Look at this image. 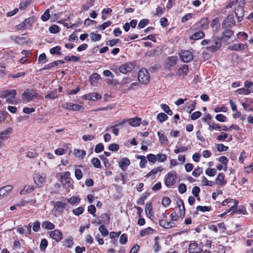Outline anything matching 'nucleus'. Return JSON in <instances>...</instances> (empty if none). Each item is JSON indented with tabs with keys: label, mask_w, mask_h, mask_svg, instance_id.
<instances>
[{
	"label": "nucleus",
	"mask_w": 253,
	"mask_h": 253,
	"mask_svg": "<svg viewBox=\"0 0 253 253\" xmlns=\"http://www.w3.org/2000/svg\"><path fill=\"white\" fill-rule=\"evenodd\" d=\"M49 235L50 237L57 242L60 241L63 239L62 233L58 229L50 231Z\"/></svg>",
	"instance_id": "nucleus-11"
},
{
	"label": "nucleus",
	"mask_w": 253,
	"mask_h": 253,
	"mask_svg": "<svg viewBox=\"0 0 253 253\" xmlns=\"http://www.w3.org/2000/svg\"><path fill=\"white\" fill-rule=\"evenodd\" d=\"M233 32L232 30L228 29V28H225V30L222 33L221 39L224 42H228L232 36H233Z\"/></svg>",
	"instance_id": "nucleus-16"
},
{
	"label": "nucleus",
	"mask_w": 253,
	"mask_h": 253,
	"mask_svg": "<svg viewBox=\"0 0 253 253\" xmlns=\"http://www.w3.org/2000/svg\"><path fill=\"white\" fill-rule=\"evenodd\" d=\"M50 17V11L49 9H47L44 12V13L41 16V19L43 21H47Z\"/></svg>",
	"instance_id": "nucleus-49"
},
{
	"label": "nucleus",
	"mask_w": 253,
	"mask_h": 253,
	"mask_svg": "<svg viewBox=\"0 0 253 253\" xmlns=\"http://www.w3.org/2000/svg\"><path fill=\"white\" fill-rule=\"evenodd\" d=\"M185 107L187 108V111L189 113H191L196 107V101H190L186 103Z\"/></svg>",
	"instance_id": "nucleus-28"
},
{
	"label": "nucleus",
	"mask_w": 253,
	"mask_h": 253,
	"mask_svg": "<svg viewBox=\"0 0 253 253\" xmlns=\"http://www.w3.org/2000/svg\"><path fill=\"white\" fill-rule=\"evenodd\" d=\"M203 172L202 168L200 167L196 168L192 172V175L195 177H198Z\"/></svg>",
	"instance_id": "nucleus-53"
},
{
	"label": "nucleus",
	"mask_w": 253,
	"mask_h": 253,
	"mask_svg": "<svg viewBox=\"0 0 253 253\" xmlns=\"http://www.w3.org/2000/svg\"><path fill=\"white\" fill-rule=\"evenodd\" d=\"M93 2L94 1L91 0L90 1L87 2L86 4H84L82 7V9L84 11L87 10L90 7L93 6Z\"/></svg>",
	"instance_id": "nucleus-58"
},
{
	"label": "nucleus",
	"mask_w": 253,
	"mask_h": 253,
	"mask_svg": "<svg viewBox=\"0 0 253 253\" xmlns=\"http://www.w3.org/2000/svg\"><path fill=\"white\" fill-rule=\"evenodd\" d=\"M133 68V63L129 62L121 65L119 68V70L123 74H126L128 72L131 71Z\"/></svg>",
	"instance_id": "nucleus-10"
},
{
	"label": "nucleus",
	"mask_w": 253,
	"mask_h": 253,
	"mask_svg": "<svg viewBox=\"0 0 253 253\" xmlns=\"http://www.w3.org/2000/svg\"><path fill=\"white\" fill-rule=\"evenodd\" d=\"M211 210V207H208V206H198L196 208L197 211H201V212H204L206 211H209Z\"/></svg>",
	"instance_id": "nucleus-43"
},
{
	"label": "nucleus",
	"mask_w": 253,
	"mask_h": 253,
	"mask_svg": "<svg viewBox=\"0 0 253 253\" xmlns=\"http://www.w3.org/2000/svg\"><path fill=\"white\" fill-rule=\"evenodd\" d=\"M210 21L208 18H204L202 19L199 22L195 24L193 27L192 30H205L208 28Z\"/></svg>",
	"instance_id": "nucleus-6"
},
{
	"label": "nucleus",
	"mask_w": 253,
	"mask_h": 253,
	"mask_svg": "<svg viewBox=\"0 0 253 253\" xmlns=\"http://www.w3.org/2000/svg\"><path fill=\"white\" fill-rule=\"evenodd\" d=\"M149 23V20L147 19H143L141 20L138 25V27L140 29L144 28Z\"/></svg>",
	"instance_id": "nucleus-62"
},
{
	"label": "nucleus",
	"mask_w": 253,
	"mask_h": 253,
	"mask_svg": "<svg viewBox=\"0 0 253 253\" xmlns=\"http://www.w3.org/2000/svg\"><path fill=\"white\" fill-rule=\"evenodd\" d=\"M61 48L59 46H55L50 49V53L52 54L61 55Z\"/></svg>",
	"instance_id": "nucleus-39"
},
{
	"label": "nucleus",
	"mask_w": 253,
	"mask_h": 253,
	"mask_svg": "<svg viewBox=\"0 0 253 253\" xmlns=\"http://www.w3.org/2000/svg\"><path fill=\"white\" fill-rule=\"evenodd\" d=\"M119 123L118 124H116L114 126H108L106 128V131H110V129H111V131L116 135L117 136L118 135V129L116 127L117 126H119Z\"/></svg>",
	"instance_id": "nucleus-44"
},
{
	"label": "nucleus",
	"mask_w": 253,
	"mask_h": 253,
	"mask_svg": "<svg viewBox=\"0 0 253 253\" xmlns=\"http://www.w3.org/2000/svg\"><path fill=\"white\" fill-rule=\"evenodd\" d=\"M174 222H168L164 219H162L159 221V225L166 229H169L175 226Z\"/></svg>",
	"instance_id": "nucleus-22"
},
{
	"label": "nucleus",
	"mask_w": 253,
	"mask_h": 253,
	"mask_svg": "<svg viewBox=\"0 0 253 253\" xmlns=\"http://www.w3.org/2000/svg\"><path fill=\"white\" fill-rule=\"evenodd\" d=\"M46 178V174L43 173H36L33 175L34 182L39 187H42L43 185Z\"/></svg>",
	"instance_id": "nucleus-5"
},
{
	"label": "nucleus",
	"mask_w": 253,
	"mask_h": 253,
	"mask_svg": "<svg viewBox=\"0 0 253 253\" xmlns=\"http://www.w3.org/2000/svg\"><path fill=\"white\" fill-rule=\"evenodd\" d=\"M145 212L147 215L150 217L152 216V203H149L146 204L145 206Z\"/></svg>",
	"instance_id": "nucleus-36"
},
{
	"label": "nucleus",
	"mask_w": 253,
	"mask_h": 253,
	"mask_svg": "<svg viewBox=\"0 0 253 253\" xmlns=\"http://www.w3.org/2000/svg\"><path fill=\"white\" fill-rule=\"evenodd\" d=\"M90 37L92 41L96 42L100 40L101 36L100 34H95L92 32L90 34Z\"/></svg>",
	"instance_id": "nucleus-46"
},
{
	"label": "nucleus",
	"mask_w": 253,
	"mask_h": 253,
	"mask_svg": "<svg viewBox=\"0 0 253 253\" xmlns=\"http://www.w3.org/2000/svg\"><path fill=\"white\" fill-rule=\"evenodd\" d=\"M58 97V95L56 93V91H50L49 93H48L45 96V98H49L51 99H53L56 98Z\"/></svg>",
	"instance_id": "nucleus-60"
},
{
	"label": "nucleus",
	"mask_w": 253,
	"mask_h": 253,
	"mask_svg": "<svg viewBox=\"0 0 253 253\" xmlns=\"http://www.w3.org/2000/svg\"><path fill=\"white\" fill-rule=\"evenodd\" d=\"M101 98V96L98 93H89L84 95L83 98L88 100H96L97 99Z\"/></svg>",
	"instance_id": "nucleus-17"
},
{
	"label": "nucleus",
	"mask_w": 253,
	"mask_h": 253,
	"mask_svg": "<svg viewBox=\"0 0 253 253\" xmlns=\"http://www.w3.org/2000/svg\"><path fill=\"white\" fill-rule=\"evenodd\" d=\"M202 251V246L196 241H191L188 246L190 253H200Z\"/></svg>",
	"instance_id": "nucleus-7"
},
{
	"label": "nucleus",
	"mask_w": 253,
	"mask_h": 253,
	"mask_svg": "<svg viewBox=\"0 0 253 253\" xmlns=\"http://www.w3.org/2000/svg\"><path fill=\"white\" fill-rule=\"evenodd\" d=\"M141 119L139 118H131L127 120H123L119 123V125H123L126 124V122H128V124L133 127H136L140 125L141 123Z\"/></svg>",
	"instance_id": "nucleus-8"
},
{
	"label": "nucleus",
	"mask_w": 253,
	"mask_h": 253,
	"mask_svg": "<svg viewBox=\"0 0 253 253\" xmlns=\"http://www.w3.org/2000/svg\"><path fill=\"white\" fill-rule=\"evenodd\" d=\"M11 39L19 44H23L26 43V39L21 36H11Z\"/></svg>",
	"instance_id": "nucleus-30"
},
{
	"label": "nucleus",
	"mask_w": 253,
	"mask_h": 253,
	"mask_svg": "<svg viewBox=\"0 0 253 253\" xmlns=\"http://www.w3.org/2000/svg\"><path fill=\"white\" fill-rule=\"evenodd\" d=\"M130 165V161L127 158H123L119 163V165L121 169L125 171L128 166Z\"/></svg>",
	"instance_id": "nucleus-19"
},
{
	"label": "nucleus",
	"mask_w": 253,
	"mask_h": 253,
	"mask_svg": "<svg viewBox=\"0 0 253 253\" xmlns=\"http://www.w3.org/2000/svg\"><path fill=\"white\" fill-rule=\"evenodd\" d=\"M42 227L43 229L52 230L55 228V225L48 221H44L42 224Z\"/></svg>",
	"instance_id": "nucleus-34"
},
{
	"label": "nucleus",
	"mask_w": 253,
	"mask_h": 253,
	"mask_svg": "<svg viewBox=\"0 0 253 253\" xmlns=\"http://www.w3.org/2000/svg\"><path fill=\"white\" fill-rule=\"evenodd\" d=\"M154 230L151 227H148L141 231L140 235L141 237H143L148 235L150 233H153Z\"/></svg>",
	"instance_id": "nucleus-40"
},
{
	"label": "nucleus",
	"mask_w": 253,
	"mask_h": 253,
	"mask_svg": "<svg viewBox=\"0 0 253 253\" xmlns=\"http://www.w3.org/2000/svg\"><path fill=\"white\" fill-rule=\"evenodd\" d=\"M158 135L161 143L163 144H167L168 143L167 137L163 131H159L158 132Z\"/></svg>",
	"instance_id": "nucleus-32"
},
{
	"label": "nucleus",
	"mask_w": 253,
	"mask_h": 253,
	"mask_svg": "<svg viewBox=\"0 0 253 253\" xmlns=\"http://www.w3.org/2000/svg\"><path fill=\"white\" fill-rule=\"evenodd\" d=\"M66 204L63 202L57 201L54 204V209L58 212H62L65 208Z\"/></svg>",
	"instance_id": "nucleus-23"
},
{
	"label": "nucleus",
	"mask_w": 253,
	"mask_h": 253,
	"mask_svg": "<svg viewBox=\"0 0 253 253\" xmlns=\"http://www.w3.org/2000/svg\"><path fill=\"white\" fill-rule=\"evenodd\" d=\"M12 132V128L8 127L4 130L0 131V140H7L10 137V135Z\"/></svg>",
	"instance_id": "nucleus-13"
},
{
	"label": "nucleus",
	"mask_w": 253,
	"mask_h": 253,
	"mask_svg": "<svg viewBox=\"0 0 253 253\" xmlns=\"http://www.w3.org/2000/svg\"><path fill=\"white\" fill-rule=\"evenodd\" d=\"M235 24V20L233 15H229L226 18L222 23V26L224 28H230L233 27Z\"/></svg>",
	"instance_id": "nucleus-12"
},
{
	"label": "nucleus",
	"mask_w": 253,
	"mask_h": 253,
	"mask_svg": "<svg viewBox=\"0 0 253 253\" xmlns=\"http://www.w3.org/2000/svg\"><path fill=\"white\" fill-rule=\"evenodd\" d=\"M177 178V173L173 171L168 172L165 177V183L168 187H171L174 185Z\"/></svg>",
	"instance_id": "nucleus-2"
},
{
	"label": "nucleus",
	"mask_w": 253,
	"mask_h": 253,
	"mask_svg": "<svg viewBox=\"0 0 253 253\" xmlns=\"http://www.w3.org/2000/svg\"><path fill=\"white\" fill-rule=\"evenodd\" d=\"M207 124L209 126L208 129L210 131H212L213 130H221V126L217 124L209 122H207Z\"/></svg>",
	"instance_id": "nucleus-29"
},
{
	"label": "nucleus",
	"mask_w": 253,
	"mask_h": 253,
	"mask_svg": "<svg viewBox=\"0 0 253 253\" xmlns=\"http://www.w3.org/2000/svg\"><path fill=\"white\" fill-rule=\"evenodd\" d=\"M205 34L201 30H199L198 31L193 33L190 37V40L196 41L202 39L205 37Z\"/></svg>",
	"instance_id": "nucleus-15"
},
{
	"label": "nucleus",
	"mask_w": 253,
	"mask_h": 253,
	"mask_svg": "<svg viewBox=\"0 0 253 253\" xmlns=\"http://www.w3.org/2000/svg\"><path fill=\"white\" fill-rule=\"evenodd\" d=\"M216 120L220 122H225L227 121V118L224 115L219 114L215 116Z\"/></svg>",
	"instance_id": "nucleus-55"
},
{
	"label": "nucleus",
	"mask_w": 253,
	"mask_h": 253,
	"mask_svg": "<svg viewBox=\"0 0 253 253\" xmlns=\"http://www.w3.org/2000/svg\"><path fill=\"white\" fill-rule=\"evenodd\" d=\"M251 91L249 89L245 88H241L237 89L235 92L238 94H245L248 95L251 93Z\"/></svg>",
	"instance_id": "nucleus-42"
},
{
	"label": "nucleus",
	"mask_w": 253,
	"mask_h": 253,
	"mask_svg": "<svg viewBox=\"0 0 253 253\" xmlns=\"http://www.w3.org/2000/svg\"><path fill=\"white\" fill-rule=\"evenodd\" d=\"M201 45H207V50L211 52H214L221 46L220 39L217 37H212L210 39H205L202 41Z\"/></svg>",
	"instance_id": "nucleus-1"
},
{
	"label": "nucleus",
	"mask_w": 253,
	"mask_h": 253,
	"mask_svg": "<svg viewBox=\"0 0 253 253\" xmlns=\"http://www.w3.org/2000/svg\"><path fill=\"white\" fill-rule=\"evenodd\" d=\"M216 149L219 152L226 151L228 149V147L225 146L223 144H218L216 145Z\"/></svg>",
	"instance_id": "nucleus-61"
},
{
	"label": "nucleus",
	"mask_w": 253,
	"mask_h": 253,
	"mask_svg": "<svg viewBox=\"0 0 253 253\" xmlns=\"http://www.w3.org/2000/svg\"><path fill=\"white\" fill-rule=\"evenodd\" d=\"M177 62V57L171 56L169 57L166 60L167 65L170 67L175 66Z\"/></svg>",
	"instance_id": "nucleus-31"
},
{
	"label": "nucleus",
	"mask_w": 253,
	"mask_h": 253,
	"mask_svg": "<svg viewBox=\"0 0 253 253\" xmlns=\"http://www.w3.org/2000/svg\"><path fill=\"white\" fill-rule=\"evenodd\" d=\"M74 154L77 157L83 159L85 156L86 152L84 150L76 149L74 150Z\"/></svg>",
	"instance_id": "nucleus-38"
},
{
	"label": "nucleus",
	"mask_w": 253,
	"mask_h": 253,
	"mask_svg": "<svg viewBox=\"0 0 253 253\" xmlns=\"http://www.w3.org/2000/svg\"><path fill=\"white\" fill-rule=\"evenodd\" d=\"M60 28L56 25H53L49 28V31L51 33L56 34L60 31Z\"/></svg>",
	"instance_id": "nucleus-51"
},
{
	"label": "nucleus",
	"mask_w": 253,
	"mask_h": 253,
	"mask_svg": "<svg viewBox=\"0 0 253 253\" xmlns=\"http://www.w3.org/2000/svg\"><path fill=\"white\" fill-rule=\"evenodd\" d=\"M167 159V156L165 154H159L157 155V160L159 162H164Z\"/></svg>",
	"instance_id": "nucleus-54"
},
{
	"label": "nucleus",
	"mask_w": 253,
	"mask_h": 253,
	"mask_svg": "<svg viewBox=\"0 0 253 253\" xmlns=\"http://www.w3.org/2000/svg\"><path fill=\"white\" fill-rule=\"evenodd\" d=\"M218 161L224 166V170H226L227 168V166L228 164V160L227 158L225 156H221L218 158Z\"/></svg>",
	"instance_id": "nucleus-50"
},
{
	"label": "nucleus",
	"mask_w": 253,
	"mask_h": 253,
	"mask_svg": "<svg viewBox=\"0 0 253 253\" xmlns=\"http://www.w3.org/2000/svg\"><path fill=\"white\" fill-rule=\"evenodd\" d=\"M37 97V93L33 89H27L22 95L24 101L29 102Z\"/></svg>",
	"instance_id": "nucleus-4"
},
{
	"label": "nucleus",
	"mask_w": 253,
	"mask_h": 253,
	"mask_svg": "<svg viewBox=\"0 0 253 253\" xmlns=\"http://www.w3.org/2000/svg\"><path fill=\"white\" fill-rule=\"evenodd\" d=\"M188 71V66L187 65H182L178 70L177 74L179 76L186 75Z\"/></svg>",
	"instance_id": "nucleus-35"
},
{
	"label": "nucleus",
	"mask_w": 253,
	"mask_h": 253,
	"mask_svg": "<svg viewBox=\"0 0 253 253\" xmlns=\"http://www.w3.org/2000/svg\"><path fill=\"white\" fill-rule=\"evenodd\" d=\"M178 191L180 194H183L186 192L187 187L184 183H181L178 186Z\"/></svg>",
	"instance_id": "nucleus-64"
},
{
	"label": "nucleus",
	"mask_w": 253,
	"mask_h": 253,
	"mask_svg": "<svg viewBox=\"0 0 253 253\" xmlns=\"http://www.w3.org/2000/svg\"><path fill=\"white\" fill-rule=\"evenodd\" d=\"M84 208L81 206V207L77 208L76 209L73 210L72 211V212L75 215L78 216V215H80L81 214H82L84 212Z\"/></svg>",
	"instance_id": "nucleus-47"
},
{
	"label": "nucleus",
	"mask_w": 253,
	"mask_h": 253,
	"mask_svg": "<svg viewBox=\"0 0 253 253\" xmlns=\"http://www.w3.org/2000/svg\"><path fill=\"white\" fill-rule=\"evenodd\" d=\"M181 60L185 63H188L193 59V56L189 50H181L179 53Z\"/></svg>",
	"instance_id": "nucleus-9"
},
{
	"label": "nucleus",
	"mask_w": 253,
	"mask_h": 253,
	"mask_svg": "<svg viewBox=\"0 0 253 253\" xmlns=\"http://www.w3.org/2000/svg\"><path fill=\"white\" fill-rule=\"evenodd\" d=\"M48 245V242L45 239L42 240L40 244V249L42 251H44L47 247Z\"/></svg>",
	"instance_id": "nucleus-63"
},
{
	"label": "nucleus",
	"mask_w": 253,
	"mask_h": 253,
	"mask_svg": "<svg viewBox=\"0 0 253 253\" xmlns=\"http://www.w3.org/2000/svg\"><path fill=\"white\" fill-rule=\"evenodd\" d=\"M17 93L16 90L15 89H11L8 90L6 89L4 90L1 92V97H6L7 96H10L11 98H14L16 96Z\"/></svg>",
	"instance_id": "nucleus-21"
},
{
	"label": "nucleus",
	"mask_w": 253,
	"mask_h": 253,
	"mask_svg": "<svg viewBox=\"0 0 253 253\" xmlns=\"http://www.w3.org/2000/svg\"><path fill=\"white\" fill-rule=\"evenodd\" d=\"M216 169H207L206 171V174L209 176H214L216 173Z\"/></svg>",
	"instance_id": "nucleus-48"
},
{
	"label": "nucleus",
	"mask_w": 253,
	"mask_h": 253,
	"mask_svg": "<svg viewBox=\"0 0 253 253\" xmlns=\"http://www.w3.org/2000/svg\"><path fill=\"white\" fill-rule=\"evenodd\" d=\"M87 211L89 213L92 214L93 217H96V215L95 212L96 210L94 205H91L89 206L87 208Z\"/></svg>",
	"instance_id": "nucleus-52"
},
{
	"label": "nucleus",
	"mask_w": 253,
	"mask_h": 253,
	"mask_svg": "<svg viewBox=\"0 0 253 253\" xmlns=\"http://www.w3.org/2000/svg\"><path fill=\"white\" fill-rule=\"evenodd\" d=\"M91 163L96 168H100L101 164L100 160L97 158H94L91 160Z\"/></svg>",
	"instance_id": "nucleus-56"
},
{
	"label": "nucleus",
	"mask_w": 253,
	"mask_h": 253,
	"mask_svg": "<svg viewBox=\"0 0 253 253\" xmlns=\"http://www.w3.org/2000/svg\"><path fill=\"white\" fill-rule=\"evenodd\" d=\"M177 204L179 210L180 216L183 218L185 215V207L183 200L179 199L177 201Z\"/></svg>",
	"instance_id": "nucleus-27"
},
{
	"label": "nucleus",
	"mask_w": 253,
	"mask_h": 253,
	"mask_svg": "<svg viewBox=\"0 0 253 253\" xmlns=\"http://www.w3.org/2000/svg\"><path fill=\"white\" fill-rule=\"evenodd\" d=\"M101 76L98 73H94L90 77V81L91 82V84H93L94 83L100 79Z\"/></svg>",
	"instance_id": "nucleus-45"
},
{
	"label": "nucleus",
	"mask_w": 253,
	"mask_h": 253,
	"mask_svg": "<svg viewBox=\"0 0 253 253\" xmlns=\"http://www.w3.org/2000/svg\"><path fill=\"white\" fill-rule=\"evenodd\" d=\"M59 64H64V61L63 60H59L52 62L44 66V67L43 68V69L48 70L51 68L52 67L57 66Z\"/></svg>",
	"instance_id": "nucleus-25"
},
{
	"label": "nucleus",
	"mask_w": 253,
	"mask_h": 253,
	"mask_svg": "<svg viewBox=\"0 0 253 253\" xmlns=\"http://www.w3.org/2000/svg\"><path fill=\"white\" fill-rule=\"evenodd\" d=\"M99 231L103 236H107L109 233L106 228L103 225L100 226L99 227Z\"/></svg>",
	"instance_id": "nucleus-59"
},
{
	"label": "nucleus",
	"mask_w": 253,
	"mask_h": 253,
	"mask_svg": "<svg viewBox=\"0 0 253 253\" xmlns=\"http://www.w3.org/2000/svg\"><path fill=\"white\" fill-rule=\"evenodd\" d=\"M168 116L163 113H160L158 114L157 119L158 121L162 123L168 119Z\"/></svg>",
	"instance_id": "nucleus-41"
},
{
	"label": "nucleus",
	"mask_w": 253,
	"mask_h": 253,
	"mask_svg": "<svg viewBox=\"0 0 253 253\" xmlns=\"http://www.w3.org/2000/svg\"><path fill=\"white\" fill-rule=\"evenodd\" d=\"M138 79L142 84H148L150 81V76L148 71L144 68L140 69L138 74Z\"/></svg>",
	"instance_id": "nucleus-3"
},
{
	"label": "nucleus",
	"mask_w": 253,
	"mask_h": 253,
	"mask_svg": "<svg viewBox=\"0 0 253 253\" xmlns=\"http://www.w3.org/2000/svg\"><path fill=\"white\" fill-rule=\"evenodd\" d=\"M63 108L71 110L74 111H77L82 108V106L77 104H74L73 103L67 102L62 105Z\"/></svg>",
	"instance_id": "nucleus-14"
},
{
	"label": "nucleus",
	"mask_w": 253,
	"mask_h": 253,
	"mask_svg": "<svg viewBox=\"0 0 253 253\" xmlns=\"http://www.w3.org/2000/svg\"><path fill=\"white\" fill-rule=\"evenodd\" d=\"M100 219L98 221V223H108L109 221L110 218L108 214L107 213H103L99 217Z\"/></svg>",
	"instance_id": "nucleus-33"
},
{
	"label": "nucleus",
	"mask_w": 253,
	"mask_h": 253,
	"mask_svg": "<svg viewBox=\"0 0 253 253\" xmlns=\"http://www.w3.org/2000/svg\"><path fill=\"white\" fill-rule=\"evenodd\" d=\"M73 245V239L71 238L66 239L64 242V245L67 248H71Z\"/></svg>",
	"instance_id": "nucleus-57"
},
{
	"label": "nucleus",
	"mask_w": 253,
	"mask_h": 253,
	"mask_svg": "<svg viewBox=\"0 0 253 253\" xmlns=\"http://www.w3.org/2000/svg\"><path fill=\"white\" fill-rule=\"evenodd\" d=\"M13 189V186L10 185L5 186L0 188V195L4 196L7 195Z\"/></svg>",
	"instance_id": "nucleus-24"
},
{
	"label": "nucleus",
	"mask_w": 253,
	"mask_h": 253,
	"mask_svg": "<svg viewBox=\"0 0 253 253\" xmlns=\"http://www.w3.org/2000/svg\"><path fill=\"white\" fill-rule=\"evenodd\" d=\"M247 45L243 43L233 44L228 47V48L232 51H241L246 48Z\"/></svg>",
	"instance_id": "nucleus-18"
},
{
	"label": "nucleus",
	"mask_w": 253,
	"mask_h": 253,
	"mask_svg": "<svg viewBox=\"0 0 253 253\" xmlns=\"http://www.w3.org/2000/svg\"><path fill=\"white\" fill-rule=\"evenodd\" d=\"M235 15L239 22H240L242 20V18L244 16V9L243 7L238 5L235 9Z\"/></svg>",
	"instance_id": "nucleus-20"
},
{
	"label": "nucleus",
	"mask_w": 253,
	"mask_h": 253,
	"mask_svg": "<svg viewBox=\"0 0 253 253\" xmlns=\"http://www.w3.org/2000/svg\"><path fill=\"white\" fill-rule=\"evenodd\" d=\"M34 190V186L31 185H26L24 189L20 191L21 195L26 194L27 193H30Z\"/></svg>",
	"instance_id": "nucleus-37"
},
{
	"label": "nucleus",
	"mask_w": 253,
	"mask_h": 253,
	"mask_svg": "<svg viewBox=\"0 0 253 253\" xmlns=\"http://www.w3.org/2000/svg\"><path fill=\"white\" fill-rule=\"evenodd\" d=\"M215 182L220 185H225L227 181L225 180L224 174L222 173H219L215 179Z\"/></svg>",
	"instance_id": "nucleus-26"
}]
</instances>
